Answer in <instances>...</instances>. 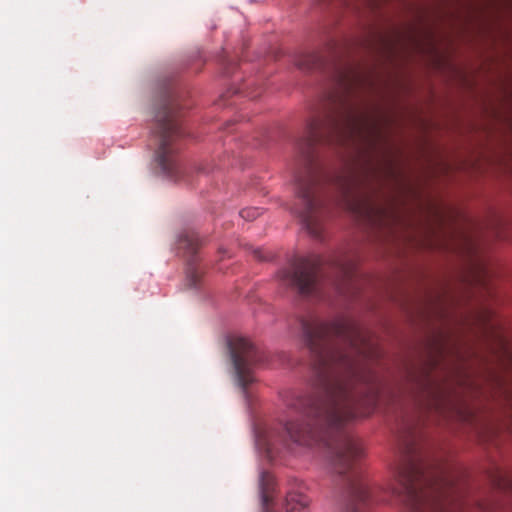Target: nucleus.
I'll use <instances>...</instances> for the list:
<instances>
[{"label":"nucleus","mask_w":512,"mask_h":512,"mask_svg":"<svg viewBox=\"0 0 512 512\" xmlns=\"http://www.w3.org/2000/svg\"><path fill=\"white\" fill-rule=\"evenodd\" d=\"M325 265L334 273L330 282L337 292L348 295L353 286L355 264L344 256L330 260H324L319 255L297 258L289 267L279 271L278 279L281 285L295 289L302 296L321 298V272Z\"/></svg>","instance_id":"7ed1b4c3"},{"label":"nucleus","mask_w":512,"mask_h":512,"mask_svg":"<svg viewBox=\"0 0 512 512\" xmlns=\"http://www.w3.org/2000/svg\"><path fill=\"white\" fill-rule=\"evenodd\" d=\"M259 214H260V212L257 208L243 209L240 212V216L243 219H247V220L255 219L256 217H258Z\"/></svg>","instance_id":"f8f14e48"},{"label":"nucleus","mask_w":512,"mask_h":512,"mask_svg":"<svg viewBox=\"0 0 512 512\" xmlns=\"http://www.w3.org/2000/svg\"><path fill=\"white\" fill-rule=\"evenodd\" d=\"M298 66H300L301 68H310V65L306 66L304 63L301 62L298 63Z\"/></svg>","instance_id":"4468645a"},{"label":"nucleus","mask_w":512,"mask_h":512,"mask_svg":"<svg viewBox=\"0 0 512 512\" xmlns=\"http://www.w3.org/2000/svg\"><path fill=\"white\" fill-rule=\"evenodd\" d=\"M319 362L315 392L296 395L288 403L295 419L285 423L289 438L301 445L332 438V466L337 475L334 498L339 512H369L370 487L360 460L362 445L344 425L374 409L378 390L367 367L366 349H310ZM400 460L392 494L402 512H462L451 471L426 462L415 434L409 431L399 444Z\"/></svg>","instance_id":"f257e3e1"},{"label":"nucleus","mask_w":512,"mask_h":512,"mask_svg":"<svg viewBox=\"0 0 512 512\" xmlns=\"http://www.w3.org/2000/svg\"><path fill=\"white\" fill-rule=\"evenodd\" d=\"M200 245L201 240L195 231H185L178 238L177 247L183 252L187 260L186 285L189 288H198L201 283L203 273L196 261V254Z\"/></svg>","instance_id":"1a4fd4ad"},{"label":"nucleus","mask_w":512,"mask_h":512,"mask_svg":"<svg viewBox=\"0 0 512 512\" xmlns=\"http://www.w3.org/2000/svg\"><path fill=\"white\" fill-rule=\"evenodd\" d=\"M260 493L263 512H272L270 504L274 494V478L269 473H262L260 479Z\"/></svg>","instance_id":"9b49d317"},{"label":"nucleus","mask_w":512,"mask_h":512,"mask_svg":"<svg viewBox=\"0 0 512 512\" xmlns=\"http://www.w3.org/2000/svg\"><path fill=\"white\" fill-rule=\"evenodd\" d=\"M361 81L356 72L342 73L339 78L341 91L330 93L310 111L306 128H378L372 123L373 115L369 108L351 96L354 86Z\"/></svg>","instance_id":"20e7f679"},{"label":"nucleus","mask_w":512,"mask_h":512,"mask_svg":"<svg viewBox=\"0 0 512 512\" xmlns=\"http://www.w3.org/2000/svg\"><path fill=\"white\" fill-rule=\"evenodd\" d=\"M311 500L299 490H291L286 495V512H304L308 509Z\"/></svg>","instance_id":"9d476101"},{"label":"nucleus","mask_w":512,"mask_h":512,"mask_svg":"<svg viewBox=\"0 0 512 512\" xmlns=\"http://www.w3.org/2000/svg\"><path fill=\"white\" fill-rule=\"evenodd\" d=\"M330 136L339 145L355 150L359 154H373L381 144L386 145L382 130H332Z\"/></svg>","instance_id":"6e6552de"},{"label":"nucleus","mask_w":512,"mask_h":512,"mask_svg":"<svg viewBox=\"0 0 512 512\" xmlns=\"http://www.w3.org/2000/svg\"><path fill=\"white\" fill-rule=\"evenodd\" d=\"M179 130H151L150 145L155 151V159L162 172L171 180H184L186 168L180 163L178 153L181 142Z\"/></svg>","instance_id":"39448f33"},{"label":"nucleus","mask_w":512,"mask_h":512,"mask_svg":"<svg viewBox=\"0 0 512 512\" xmlns=\"http://www.w3.org/2000/svg\"><path fill=\"white\" fill-rule=\"evenodd\" d=\"M247 118L244 115H239L229 121V125H244L247 123Z\"/></svg>","instance_id":"ddd939ff"},{"label":"nucleus","mask_w":512,"mask_h":512,"mask_svg":"<svg viewBox=\"0 0 512 512\" xmlns=\"http://www.w3.org/2000/svg\"><path fill=\"white\" fill-rule=\"evenodd\" d=\"M146 115L161 128H181L186 117V106L179 96L165 91L152 99Z\"/></svg>","instance_id":"423d86ee"},{"label":"nucleus","mask_w":512,"mask_h":512,"mask_svg":"<svg viewBox=\"0 0 512 512\" xmlns=\"http://www.w3.org/2000/svg\"><path fill=\"white\" fill-rule=\"evenodd\" d=\"M228 350L237 383L246 395L248 385L254 381L252 368L259 361L258 352L254 345L243 337L230 338Z\"/></svg>","instance_id":"0eeeda50"},{"label":"nucleus","mask_w":512,"mask_h":512,"mask_svg":"<svg viewBox=\"0 0 512 512\" xmlns=\"http://www.w3.org/2000/svg\"><path fill=\"white\" fill-rule=\"evenodd\" d=\"M318 130H307L298 144L300 171L295 177L299 207L294 213L301 219L306 230L314 237L321 235V213L328 192L326 186H332L335 194L331 201L337 206L358 217H372L382 213L366 198L353 191L349 180L342 176H329L318 159V146L321 142Z\"/></svg>","instance_id":"f03ea898"}]
</instances>
